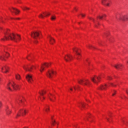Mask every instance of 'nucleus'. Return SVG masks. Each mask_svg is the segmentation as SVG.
Returning <instances> with one entry per match:
<instances>
[{
    "instance_id": "f257e3e1",
    "label": "nucleus",
    "mask_w": 128,
    "mask_h": 128,
    "mask_svg": "<svg viewBox=\"0 0 128 128\" xmlns=\"http://www.w3.org/2000/svg\"><path fill=\"white\" fill-rule=\"evenodd\" d=\"M0 30L4 32V36L1 39V40H10L16 42H18V40H20V36L18 34H14L10 33V30L4 29V28L0 27Z\"/></svg>"
},
{
    "instance_id": "f03ea898",
    "label": "nucleus",
    "mask_w": 128,
    "mask_h": 128,
    "mask_svg": "<svg viewBox=\"0 0 128 128\" xmlns=\"http://www.w3.org/2000/svg\"><path fill=\"white\" fill-rule=\"evenodd\" d=\"M20 85H16L14 81H10L7 84L6 88L9 90H20Z\"/></svg>"
},
{
    "instance_id": "7ed1b4c3",
    "label": "nucleus",
    "mask_w": 128,
    "mask_h": 128,
    "mask_svg": "<svg viewBox=\"0 0 128 128\" xmlns=\"http://www.w3.org/2000/svg\"><path fill=\"white\" fill-rule=\"evenodd\" d=\"M118 84V82L106 84L104 85H101L99 89L101 90H106V88H110L111 86H116V84Z\"/></svg>"
},
{
    "instance_id": "20e7f679",
    "label": "nucleus",
    "mask_w": 128,
    "mask_h": 128,
    "mask_svg": "<svg viewBox=\"0 0 128 128\" xmlns=\"http://www.w3.org/2000/svg\"><path fill=\"white\" fill-rule=\"evenodd\" d=\"M41 36L42 35H40V32H34L31 34V36L34 38V42L35 44L38 43V40L40 38Z\"/></svg>"
},
{
    "instance_id": "39448f33",
    "label": "nucleus",
    "mask_w": 128,
    "mask_h": 128,
    "mask_svg": "<svg viewBox=\"0 0 128 128\" xmlns=\"http://www.w3.org/2000/svg\"><path fill=\"white\" fill-rule=\"evenodd\" d=\"M106 16V14H104L102 16H98L96 20L92 18H90V20L94 22L96 26H98L100 24L98 23V20H102V18H104Z\"/></svg>"
},
{
    "instance_id": "423d86ee",
    "label": "nucleus",
    "mask_w": 128,
    "mask_h": 128,
    "mask_svg": "<svg viewBox=\"0 0 128 128\" xmlns=\"http://www.w3.org/2000/svg\"><path fill=\"white\" fill-rule=\"evenodd\" d=\"M4 54H2V56H0V60H6V58H8L10 56V54L8 53L6 50H8V48L6 46L4 47Z\"/></svg>"
},
{
    "instance_id": "0eeeda50",
    "label": "nucleus",
    "mask_w": 128,
    "mask_h": 128,
    "mask_svg": "<svg viewBox=\"0 0 128 128\" xmlns=\"http://www.w3.org/2000/svg\"><path fill=\"white\" fill-rule=\"evenodd\" d=\"M117 20H128V14L122 16V14H117L116 16Z\"/></svg>"
},
{
    "instance_id": "6e6552de",
    "label": "nucleus",
    "mask_w": 128,
    "mask_h": 128,
    "mask_svg": "<svg viewBox=\"0 0 128 128\" xmlns=\"http://www.w3.org/2000/svg\"><path fill=\"white\" fill-rule=\"evenodd\" d=\"M38 65H37L36 66H34L32 65H27L26 66H23V68L25 70H28L29 72H32V70H36L37 68H38Z\"/></svg>"
},
{
    "instance_id": "1a4fd4ad",
    "label": "nucleus",
    "mask_w": 128,
    "mask_h": 128,
    "mask_svg": "<svg viewBox=\"0 0 128 128\" xmlns=\"http://www.w3.org/2000/svg\"><path fill=\"white\" fill-rule=\"evenodd\" d=\"M78 82L80 84H82V86H90V82L88 79L79 80Z\"/></svg>"
},
{
    "instance_id": "9d476101",
    "label": "nucleus",
    "mask_w": 128,
    "mask_h": 128,
    "mask_svg": "<svg viewBox=\"0 0 128 128\" xmlns=\"http://www.w3.org/2000/svg\"><path fill=\"white\" fill-rule=\"evenodd\" d=\"M102 76H103L102 75L99 76H94L91 78V80L94 84H98V82L100 81Z\"/></svg>"
},
{
    "instance_id": "9b49d317",
    "label": "nucleus",
    "mask_w": 128,
    "mask_h": 128,
    "mask_svg": "<svg viewBox=\"0 0 128 128\" xmlns=\"http://www.w3.org/2000/svg\"><path fill=\"white\" fill-rule=\"evenodd\" d=\"M16 102L18 104H26L24 98L22 96H18L16 100Z\"/></svg>"
},
{
    "instance_id": "f8f14e48",
    "label": "nucleus",
    "mask_w": 128,
    "mask_h": 128,
    "mask_svg": "<svg viewBox=\"0 0 128 128\" xmlns=\"http://www.w3.org/2000/svg\"><path fill=\"white\" fill-rule=\"evenodd\" d=\"M26 112H28V110L24 109H20L18 110V112H17L16 118H18V116H24Z\"/></svg>"
},
{
    "instance_id": "ddd939ff",
    "label": "nucleus",
    "mask_w": 128,
    "mask_h": 128,
    "mask_svg": "<svg viewBox=\"0 0 128 128\" xmlns=\"http://www.w3.org/2000/svg\"><path fill=\"white\" fill-rule=\"evenodd\" d=\"M73 52L76 53L77 57V60H80V50L76 48H73Z\"/></svg>"
},
{
    "instance_id": "4468645a",
    "label": "nucleus",
    "mask_w": 128,
    "mask_h": 128,
    "mask_svg": "<svg viewBox=\"0 0 128 128\" xmlns=\"http://www.w3.org/2000/svg\"><path fill=\"white\" fill-rule=\"evenodd\" d=\"M46 92L44 90H40L39 92L38 100H44V94H46Z\"/></svg>"
},
{
    "instance_id": "2eb2a0df",
    "label": "nucleus",
    "mask_w": 128,
    "mask_h": 128,
    "mask_svg": "<svg viewBox=\"0 0 128 128\" xmlns=\"http://www.w3.org/2000/svg\"><path fill=\"white\" fill-rule=\"evenodd\" d=\"M46 74L47 76H48V78H52L56 74V72L54 71L53 70H50L47 72Z\"/></svg>"
},
{
    "instance_id": "dca6fc26",
    "label": "nucleus",
    "mask_w": 128,
    "mask_h": 128,
    "mask_svg": "<svg viewBox=\"0 0 128 128\" xmlns=\"http://www.w3.org/2000/svg\"><path fill=\"white\" fill-rule=\"evenodd\" d=\"M50 66V63H44L42 64L40 66V72H42V70H44L46 68H48Z\"/></svg>"
},
{
    "instance_id": "f3484780",
    "label": "nucleus",
    "mask_w": 128,
    "mask_h": 128,
    "mask_svg": "<svg viewBox=\"0 0 128 128\" xmlns=\"http://www.w3.org/2000/svg\"><path fill=\"white\" fill-rule=\"evenodd\" d=\"M26 80L28 82H34V80L32 79V76L30 74H28L26 76Z\"/></svg>"
},
{
    "instance_id": "a211bd4d",
    "label": "nucleus",
    "mask_w": 128,
    "mask_h": 128,
    "mask_svg": "<svg viewBox=\"0 0 128 128\" xmlns=\"http://www.w3.org/2000/svg\"><path fill=\"white\" fill-rule=\"evenodd\" d=\"M1 70L2 72L6 74V72H8V67L6 66H4L1 67Z\"/></svg>"
},
{
    "instance_id": "6ab92c4d",
    "label": "nucleus",
    "mask_w": 128,
    "mask_h": 128,
    "mask_svg": "<svg viewBox=\"0 0 128 128\" xmlns=\"http://www.w3.org/2000/svg\"><path fill=\"white\" fill-rule=\"evenodd\" d=\"M64 58L66 62H70V60H72V56L70 54H67L64 56Z\"/></svg>"
},
{
    "instance_id": "aec40b11",
    "label": "nucleus",
    "mask_w": 128,
    "mask_h": 128,
    "mask_svg": "<svg viewBox=\"0 0 128 128\" xmlns=\"http://www.w3.org/2000/svg\"><path fill=\"white\" fill-rule=\"evenodd\" d=\"M50 16V12H43L42 14H40L39 16V18H44V16Z\"/></svg>"
},
{
    "instance_id": "412c9836",
    "label": "nucleus",
    "mask_w": 128,
    "mask_h": 128,
    "mask_svg": "<svg viewBox=\"0 0 128 128\" xmlns=\"http://www.w3.org/2000/svg\"><path fill=\"white\" fill-rule=\"evenodd\" d=\"M110 0H102V3L104 6H110Z\"/></svg>"
},
{
    "instance_id": "4be33fe9",
    "label": "nucleus",
    "mask_w": 128,
    "mask_h": 128,
    "mask_svg": "<svg viewBox=\"0 0 128 128\" xmlns=\"http://www.w3.org/2000/svg\"><path fill=\"white\" fill-rule=\"evenodd\" d=\"M10 10L11 12H14V14H18L20 12V11L14 8H12Z\"/></svg>"
},
{
    "instance_id": "5701e85b",
    "label": "nucleus",
    "mask_w": 128,
    "mask_h": 128,
    "mask_svg": "<svg viewBox=\"0 0 128 128\" xmlns=\"http://www.w3.org/2000/svg\"><path fill=\"white\" fill-rule=\"evenodd\" d=\"M48 98H50V100H51V102H54V99L55 98V96L54 95L50 94H49L48 95Z\"/></svg>"
},
{
    "instance_id": "b1692460",
    "label": "nucleus",
    "mask_w": 128,
    "mask_h": 128,
    "mask_svg": "<svg viewBox=\"0 0 128 128\" xmlns=\"http://www.w3.org/2000/svg\"><path fill=\"white\" fill-rule=\"evenodd\" d=\"M78 108H86V104L82 102H80L78 104Z\"/></svg>"
},
{
    "instance_id": "393cba45",
    "label": "nucleus",
    "mask_w": 128,
    "mask_h": 128,
    "mask_svg": "<svg viewBox=\"0 0 128 128\" xmlns=\"http://www.w3.org/2000/svg\"><path fill=\"white\" fill-rule=\"evenodd\" d=\"M114 68L117 70H122V65L120 64H117L114 66Z\"/></svg>"
},
{
    "instance_id": "a878e982",
    "label": "nucleus",
    "mask_w": 128,
    "mask_h": 128,
    "mask_svg": "<svg viewBox=\"0 0 128 128\" xmlns=\"http://www.w3.org/2000/svg\"><path fill=\"white\" fill-rule=\"evenodd\" d=\"M5 110L7 114H10L12 110H10V108H8V106H6Z\"/></svg>"
},
{
    "instance_id": "bb28decb",
    "label": "nucleus",
    "mask_w": 128,
    "mask_h": 128,
    "mask_svg": "<svg viewBox=\"0 0 128 128\" xmlns=\"http://www.w3.org/2000/svg\"><path fill=\"white\" fill-rule=\"evenodd\" d=\"M48 39L49 40L50 42V44H54V39L53 38L50 36H48Z\"/></svg>"
},
{
    "instance_id": "cd10ccee",
    "label": "nucleus",
    "mask_w": 128,
    "mask_h": 128,
    "mask_svg": "<svg viewBox=\"0 0 128 128\" xmlns=\"http://www.w3.org/2000/svg\"><path fill=\"white\" fill-rule=\"evenodd\" d=\"M33 58H34V55H32V54H29L27 56V60H32Z\"/></svg>"
},
{
    "instance_id": "c85d7f7f",
    "label": "nucleus",
    "mask_w": 128,
    "mask_h": 128,
    "mask_svg": "<svg viewBox=\"0 0 128 128\" xmlns=\"http://www.w3.org/2000/svg\"><path fill=\"white\" fill-rule=\"evenodd\" d=\"M48 110H50V109L48 108V106L46 105L44 107V111L46 112H48Z\"/></svg>"
},
{
    "instance_id": "c756f323",
    "label": "nucleus",
    "mask_w": 128,
    "mask_h": 128,
    "mask_svg": "<svg viewBox=\"0 0 128 128\" xmlns=\"http://www.w3.org/2000/svg\"><path fill=\"white\" fill-rule=\"evenodd\" d=\"M110 94H112V96H114L116 94V90H112L110 92Z\"/></svg>"
},
{
    "instance_id": "7c9ffc66",
    "label": "nucleus",
    "mask_w": 128,
    "mask_h": 128,
    "mask_svg": "<svg viewBox=\"0 0 128 128\" xmlns=\"http://www.w3.org/2000/svg\"><path fill=\"white\" fill-rule=\"evenodd\" d=\"M51 124H52V126H54V124H56V121L52 118V116H51Z\"/></svg>"
},
{
    "instance_id": "2f4dec72",
    "label": "nucleus",
    "mask_w": 128,
    "mask_h": 128,
    "mask_svg": "<svg viewBox=\"0 0 128 128\" xmlns=\"http://www.w3.org/2000/svg\"><path fill=\"white\" fill-rule=\"evenodd\" d=\"M74 88L75 90H80V87L78 86H74Z\"/></svg>"
},
{
    "instance_id": "473e14b6",
    "label": "nucleus",
    "mask_w": 128,
    "mask_h": 128,
    "mask_svg": "<svg viewBox=\"0 0 128 128\" xmlns=\"http://www.w3.org/2000/svg\"><path fill=\"white\" fill-rule=\"evenodd\" d=\"M121 122L124 124H128V122H126V119H124V118H122L121 120Z\"/></svg>"
},
{
    "instance_id": "72a5a7b5",
    "label": "nucleus",
    "mask_w": 128,
    "mask_h": 128,
    "mask_svg": "<svg viewBox=\"0 0 128 128\" xmlns=\"http://www.w3.org/2000/svg\"><path fill=\"white\" fill-rule=\"evenodd\" d=\"M16 80H20V76L19 74H16Z\"/></svg>"
},
{
    "instance_id": "f704fd0d",
    "label": "nucleus",
    "mask_w": 128,
    "mask_h": 128,
    "mask_svg": "<svg viewBox=\"0 0 128 128\" xmlns=\"http://www.w3.org/2000/svg\"><path fill=\"white\" fill-rule=\"evenodd\" d=\"M22 8L23 10H30V8L26 7V6Z\"/></svg>"
},
{
    "instance_id": "c9c22d12",
    "label": "nucleus",
    "mask_w": 128,
    "mask_h": 128,
    "mask_svg": "<svg viewBox=\"0 0 128 128\" xmlns=\"http://www.w3.org/2000/svg\"><path fill=\"white\" fill-rule=\"evenodd\" d=\"M56 16H52L51 17V20H56Z\"/></svg>"
},
{
    "instance_id": "e433bc0d",
    "label": "nucleus",
    "mask_w": 128,
    "mask_h": 128,
    "mask_svg": "<svg viewBox=\"0 0 128 128\" xmlns=\"http://www.w3.org/2000/svg\"><path fill=\"white\" fill-rule=\"evenodd\" d=\"M121 98L122 100H124H124H128V98H126V97L124 95H122L121 96Z\"/></svg>"
},
{
    "instance_id": "4c0bfd02",
    "label": "nucleus",
    "mask_w": 128,
    "mask_h": 128,
    "mask_svg": "<svg viewBox=\"0 0 128 128\" xmlns=\"http://www.w3.org/2000/svg\"><path fill=\"white\" fill-rule=\"evenodd\" d=\"M107 79L108 80H110L112 79V76H108Z\"/></svg>"
},
{
    "instance_id": "58836bf2",
    "label": "nucleus",
    "mask_w": 128,
    "mask_h": 128,
    "mask_svg": "<svg viewBox=\"0 0 128 128\" xmlns=\"http://www.w3.org/2000/svg\"><path fill=\"white\" fill-rule=\"evenodd\" d=\"M80 16H82V18H84V16H85V15L84 14H80Z\"/></svg>"
},
{
    "instance_id": "ea45409f",
    "label": "nucleus",
    "mask_w": 128,
    "mask_h": 128,
    "mask_svg": "<svg viewBox=\"0 0 128 128\" xmlns=\"http://www.w3.org/2000/svg\"><path fill=\"white\" fill-rule=\"evenodd\" d=\"M87 62V64H90V62H89L88 60H86V62Z\"/></svg>"
},
{
    "instance_id": "a19ab883",
    "label": "nucleus",
    "mask_w": 128,
    "mask_h": 128,
    "mask_svg": "<svg viewBox=\"0 0 128 128\" xmlns=\"http://www.w3.org/2000/svg\"><path fill=\"white\" fill-rule=\"evenodd\" d=\"M70 92H72V88H70Z\"/></svg>"
},
{
    "instance_id": "79ce46f5",
    "label": "nucleus",
    "mask_w": 128,
    "mask_h": 128,
    "mask_svg": "<svg viewBox=\"0 0 128 128\" xmlns=\"http://www.w3.org/2000/svg\"><path fill=\"white\" fill-rule=\"evenodd\" d=\"M106 120L108 122H110V119L106 118Z\"/></svg>"
},
{
    "instance_id": "37998d69",
    "label": "nucleus",
    "mask_w": 128,
    "mask_h": 128,
    "mask_svg": "<svg viewBox=\"0 0 128 128\" xmlns=\"http://www.w3.org/2000/svg\"><path fill=\"white\" fill-rule=\"evenodd\" d=\"M105 35H106V36H108V32L105 33Z\"/></svg>"
},
{
    "instance_id": "c03bdc74",
    "label": "nucleus",
    "mask_w": 128,
    "mask_h": 128,
    "mask_svg": "<svg viewBox=\"0 0 128 128\" xmlns=\"http://www.w3.org/2000/svg\"><path fill=\"white\" fill-rule=\"evenodd\" d=\"M0 108H2V102H0Z\"/></svg>"
},
{
    "instance_id": "a18cd8bd",
    "label": "nucleus",
    "mask_w": 128,
    "mask_h": 128,
    "mask_svg": "<svg viewBox=\"0 0 128 128\" xmlns=\"http://www.w3.org/2000/svg\"><path fill=\"white\" fill-rule=\"evenodd\" d=\"M18 4H20V0H18Z\"/></svg>"
},
{
    "instance_id": "49530a36",
    "label": "nucleus",
    "mask_w": 128,
    "mask_h": 128,
    "mask_svg": "<svg viewBox=\"0 0 128 128\" xmlns=\"http://www.w3.org/2000/svg\"><path fill=\"white\" fill-rule=\"evenodd\" d=\"M87 116H87V118H88V116H90V114H88Z\"/></svg>"
},
{
    "instance_id": "de8ad7c7",
    "label": "nucleus",
    "mask_w": 128,
    "mask_h": 128,
    "mask_svg": "<svg viewBox=\"0 0 128 128\" xmlns=\"http://www.w3.org/2000/svg\"><path fill=\"white\" fill-rule=\"evenodd\" d=\"M89 48H92V46H89Z\"/></svg>"
},
{
    "instance_id": "09e8293b",
    "label": "nucleus",
    "mask_w": 128,
    "mask_h": 128,
    "mask_svg": "<svg viewBox=\"0 0 128 128\" xmlns=\"http://www.w3.org/2000/svg\"><path fill=\"white\" fill-rule=\"evenodd\" d=\"M2 18H0V20H2Z\"/></svg>"
},
{
    "instance_id": "8fccbe9b",
    "label": "nucleus",
    "mask_w": 128,
    "mask_h": 128,
    "mask_svg": "<svg viewBox=\"0 0 128 128\" xmlns=\"http://www.w3.org/2000/svg\"><path fill=\"white\" fill-rule=\"evenodd\" d=\"M75 10H76V8H75Z\"/></svg>"
},
{
    "instance_id": "3c124183",
    "label": "nucleus",
    "mask_w": 128,
    "mask_h": 128,
    "mask_svg": "<svg viewBox=\"0 0 128 128\" xmlns=\"http://www.w3.org/2000/svg\"><path fill=\"white\" fill-rule=\"evenodd\" d=\"M2 80V79L0 78V82Z\"/></svg>"
},
{
    "instance_id": "603ef678",
    "label": "nucleus",
    "mask_w": 128,
    "mask_h": 128,
    "mask_svg": "<svg viewBox=\"0 0 128 128\" xmlns=\"http://www.w3.org/2000/svg\"><path fill=\"white\" fill-rule=\"evenodd\" d=\"M18 20H20V18H18Z\"/></svg>"
},
{
    "instance_id": "864d4df0",
    "label": "nucleus",
    "mask_w": 128,
    "mask_h": 128,
    "mask_svg": "<svg viewBox=\"0 0 128 128\" xmlns=\"http://www.w3.org/2000/svg\"><path fill=\"white\" fill-rule=\"evenodd\" d=\"M50 128V127H49Z\"/></svg>"
}]
</instances>
